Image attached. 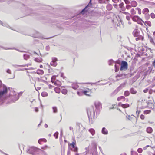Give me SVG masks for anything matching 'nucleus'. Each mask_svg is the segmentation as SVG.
I'll return each instance as SVG.
<instances>
[{"label": "nucleus", "mask_w": 155, "mask_h": 155, "mask_svg": "<svg viewBox=\"0 0 155 155\" xmlns=\"http://www.w3.org/2000/svg\"><path fill=\"white\" fill-rule=\"evenodd\" d=\"M2 83L1 81H0V102H3L6 98V95L8 91L7 87L4 85L2 87V90L1 88L2 87Z\"/></svg>", "instance_id": "nucleus-1"}, {"label": "nucleus", "mask_w": 155, "mask_h": 155, "mask_svg": "<svg viewBox=\"0 0 155 155\" xmlns=\"http://www.w3.org/2000/svg\"><path fill=\"white\" fill-rule=\"evenodd\" d=\"M87 113L89 123L91 124H92L94 121L92 120V117L94 118L95 117V111L93 106H92L90 108L87 109Z\"/></svg>", "instance_id": "nucleus-2"}, {"label": "nucleus", "mask_w": 155, "mask_h": 155, "mask_svg": "<svg viewBox=\"0 0 155 155\" xmlns=\"http://www.w3.org/2000/svg\"><path fill=\"white\" fill-rule=\"evenodd\" d=\"M40 151H41L42 150L37 147H30L29 149H28L27 150V152L28 153L34 155L35 151L39 152Z\"/></svg>", "instance_id": "nucleus-3"}, {"label": "nucleus", "mask_w": 155, "mask_h": 155, "mask_svg": "<svg viewBox=\"0 0 155 155\" xmlns=\"http://www.w3.org/2000/svg\"><path fill=\"white\" fill-rule=\"evenodd\" d=\"M128 66V64L127 62L124 61H121V64L120 69L121 71L126 70H127Z\"/></svg>", "instance_id": "nucleus-4"}, {"label": "nucleus", "mask_w": 155, "mask_h": 155, "mask_svg": "<svg viewBox=\"0 0 155 155\" xmlns=\"http://www.w3.org/2000/svg\"><path fill=\"white\" fill-rule=\"evenodd\" d=\"M125 85V83H124L121 84L116 89H115L114 92L111 94L112 96L116 94L118 91L122 89V87H124Z\"/></svg>", "instance_id": "nucleus-5"}, {"label": "nucleus", "mask_w": 155, "mask_h": 155, "mask_svg": "<svg viewBox=\"0 0 155 155\" xmlns=\"http://www.w3.org/2000/svg\"><path fill=\"white\" fill-rule=\"evenodd\" d=\"M58 61L57 58L56 57H53L52 58V61L50 62V65L54 67L56 66L57 65V61Z\"/></svg>", "instance_id": "nucleus-6"}, {"label": "nucleus", "mask_w": 155, "mask_h": 155, "mask_svg": "<svg viewBox=\"0 0 155 155\" xmlns=\"http://www.w3.org/2000/svg\"><path fill=\"white\" fill-rule=\"evenodd\" d=\"M94 105L97 112H98L99 111L100 107L101 106V104L99 102H96L94 103Z\"/></svg>", "instance_id": "nucleus-7"}, {"label": "nucleus", "mask_w": 155, "mask_h": 155, "mask_svg": "<svg viewBox=\"0 0 155 155\" xmlns=\"http://www.w3.org/2000/svg\"><path fill=\"white\" fill-rule=\"evenodd\" d=\"M91 0H90V1L89 2L88 5L84 8V9L82 10L81 11V12L82 14H84V12H85V11L86 10L85 9H86L87 8H88V7H91L92 6V4L91 3Z\"/></svg>", "instance_id": "nucleus-8"}, {"label": "nucleus", "mask_w": 155, "mask_h": 155, "mask_svg": "<svg viewBox=\"0 0 155 155\" xmlns=\"http://www.w3.org/2000/svg\"><path fill=\"white\" fill-rule=\"evenodd\" d=\"M19 94L17 95L15 93L13 95L12 97H13V101L14 102H15L16 101L18 100L19 98Z\"/></svg>", "instance_id": "nucleus-9"}, {"label": "nucleus", "mask_w": 155, "mask_h": 155, "mask_svg": "<svg viewBox=\"0 0 155 155\" xmlns=\"http://www.w3.org/2000/svg\"><path fill=\"white\" fill-rule=\"evenodd\" d=\"M70 87L76 90L78 88L79 86L77 83H73L72 84L71 86Z\"/></svg>", "instance_id": "nucleus-10"}, {"label": "nucleus", "mask_w": 155, "mask_h": 155, "mask_svg": "<svg viewBox=\"0 0 155 155\" xmlns=\"http://www.w3.org/2000/svg\"><path fill=\"white\" fill-rule=\"evenodd\" d=\"M101 133L103 134L107 135L108 134V131L105 127H103L102 129Z\"/></svg>", "instance_id": "nucleus-11"}, {"label": "nucleus", "mask_w": 155, "mask_h": 155, "mask_svg": "<svg viewBox=\"0 0 155 155\" xmlns=\"http://www.w3.org/2000/svg\"><path fill=\"white\" fill-rule=\"evenodd\" d=\"M119 6L121 11H124L126 10V8L124 6V3L122 2L119 4Z\"/></svg>", "instance_id": "nucleus-12"}, {"label": "nucleus", "mask_w": 155, "mask_h": 155, "mask_svg": "<svg viewBox=\"0 0 155 155\" xmlns=\"http://www.w3.org/2000/svg\"><path fill=\"white\" fill-rule=\"evenodd\" d=\"M0 48H2L3 49H5V50H9V49H15L16 50L18 51L19 52H24L23 51H20L19 49H16V48H4V47H0Z\"/></svg>", "instance_id": "nucleus-13"}, {"label": "nucleus", "mask_w": 155, "mask_h": 155, "mask_svg": "<svg viewBox=\"0 0 155 155\" xmlns=\"http://www.w3.org/2000/svg\"><path fill=\"white\" fill-rule=\"evenodd\" d=\"M131 6L133 7H136L137 5V3L135 1H132L130 2Z\"/></svg>", "instance_id": "nucleus-14"}, {"label": "nucleus", "mask_w": 155, "mask_h": 155, "mask_svg": "<svg viewBox=\"0 0 155 155\" xmlns=\"http://www.w3.org/2000/svg\"><path fill=\"white\" fill-rule=\"evenodd\" d=\"M68 146H71V147H72V149H73L74 148H75V147L76 146V142L75 141L74 142H72L71 143H69L68 144Z\"/></svg>", "instance_id": "nucleus-15"}, {"label": "nucleus", "mask_w": 155, "mask_h": 155, "mask_svg": "<svg viewBox=\"0 0 155 155\" xmlns=\"http://www.w3.org/2000/svg\"><path fill=\"white\" fill-rule=\"evenodd\" d=\"M36 73V72H35ZM36 73L38 74L42 75L44 74V71L42 70L38 69L37 70Z\"/></svg>", "instance_id": "nucleus-16"}, {"label": "nucleus", "mask_w": 155, "mask_h": 155, "mask_svg": "<svg viewBox=\"0 0 155 155\" xmlns=\"http://www.w3.org/2000/svg\"><path fill=\"white\" fill-rule=\"evenodd\" d=\"M140 19L139 16L136 15L134 16L132 18V20L134 21H136Z\"/></svg>", "instance_id": "nucleus-17"}, {"label": "nucleus", "mask_w": 155, "mask_h": 155, "mask_svg": "<svg viewBox=\"0 0 155 155\" xmlns=\"http://www.w3.org/2000/svg\"><path fill=\"white\" fill-rule=\"evenodd\" d=\"M121 100H122L123 101H124L125 100V98L123 96L119 97L117 98V101H121Z\"/></svg>", "instance_id": "nucleus-18"}, {"label": "nucleus", "mask_w": 155, "mask_h": 155, "mask_svg": "<svg viewBox=\"0 0 155 155\" xmlns=\"http://www.w3.org/2000/svg\"><path fill=\"white\" fill-rule=\"evenodd\" d=\"M146 131L148 133H151L152 132L153 129L151 127H148L147 128Z\"/></svg>", "instance_id": "nucleus-19"}, {"label": "nucleus", "mask_w": 155, "mask_h": 155, "mask_svg": "<svg viewBox=\"0 0 155 155\" xmlns=\"http://www.w3.org/2000/svg\"><path fill=\"white\" fill-rule=\"evenodd\" d=\"M89 131L93 136L95 134V131L94 129L90 128L89 130Z\"/></svg>", "instance_id": "nucleus-20"}, {"label": "nucleus", "mask_w": 155, "mask_h": 155, "mask_svg": "<svg viewBox=\"0 0 155 155\" xmlns=\"http://www.w3.org/2000/svg\"><path fill=\"white\" fill-rule=\"evenodd\" d=\"M130 105L128 104H121V106L123 108H125L129 107Z\"/></svg>", "instance_id": "nucleus-21"}, {"label": "nucleus", "mask_w": 155, "mask_h": 155, "mask_svg": "<svg viewBox=\"0 0 155 155\" xmlns=\"http://www.w3.org/2000/svg\"><path fill=\"white\" fill-rule=\"evenodd\" d=\"M106 7L107 10L109 11L111 10L112 8V5L110 4H108Z\"/></svg>", "instance_id": "nucleus-22"}, {"label": "nucleus", "mask_w": 155, "mask_h": 155, "mask_svg": "<svg viewBox=\"0 0 155 155\" xmlns=\"http://www.w3.org/2000/svg\"><path fill=\"white\" fill-rule=\"evenodd\" d=\"M130 93L132 94H135L137 93V91L133 88H131L130 89Z\"/></svg>", "instance_id": "nucleus-23"}, {"label": "nucleus", "mask_w": 155, "mask_h": 155, "mask_svg": "<svg viewBox=\"0 0 155 155\" xmlns=\"http://www.w3.org/2000/svg\"><path fill=\"white\" fill-rule=\"evenodd\" d=\"M88 92L87 90H84L82 91V93L88 96H90V95L89 94H88V93H87Z\"/></svg>", "instance_id": "nucleus-24"}, {"label": "nucleus", "mask_w": 155, "mask_h": 155, "mask_svg": "<svg viewBox=\"0 0 155 155\" xmlns=\"http://www.w3.org/2000/svg\"><path fill=\"white\" fill-rule=\"evenodd\" d=\"M149 12V9L147 8H145L142 11V13L143 14H145L148 13Z\"/></svg>", "instance_id": "nucleus-25"}, {"label": "nucleus", "mask_w": 155, "mask_h": 155, "mask_svg": "<svg viewBox=\"0 0 155 155\" xmlns=\"http://www.w3.org/2000/svg\"><path fill=\"white\" fill-rule=\"evenodd\" d=\"M23 57L24 59L27 60L30 58V55L27 54H25L23 55Z\"/></svg>", "instance_id": "nucleus-26"}, {"label": "nucleus", "mask_w": 155, "mask_h": 155, "mask_svg": "<svg viewBox=\"0 0 155 155\" xmlns=\"http://www.w3.org/2000/svg\"><path fill=\"white\" fill-rule=\"evenodd\" d=\"M145 24L146 25H147L148 26H151V23L150 21H145Z\"/></svg>", "instance_id": "nucleus-27"}, {"label": "nucleus", "mask_w": 155, "mask_h": 155, "mask_svg": "<svg viewBox=\"0 0 155 155\" xmlns=\"http://www.w3.org/2000/svg\"><path fill=\"white\" fill-rule=\"evenodd\" d=\"M71 150L72 151L74 152H78V147L76 146L75 148H74L73 149H71Z\"/></svg>", "instance_id": "nucleus-28"}, {"label": "nucleus", "mask_w": 155, "mask_h": 155, "mask_svg": "<svg viewBox=\"0 0 155 155\" xmlns=\"http://www.w3.org/2000/svg\"><path fill=\"white\" fill-rule=\"evenodd\" d=\"M130 92L128 91H124V95L125 96H128L130 95Z\"/></svg>", "instance_id": "nucleus-29"}, {"label": "nucleus", "mask_w": 155, "mask_h": 155, "mask_svg": "<svg viewBox=\"0 0 155 155\" xmlns=\"http://www.w3.org/2000/svg\"><path fill=\"white\" fill-rule=\"evenodd\" d=\"M126 74H117L116 76V78H120V77H122L123 76H126Z\"/></svg>", "instance_id": "nucleus-30"}, {"label": "nucleus", "mask_w": 155, "mask_h": 155, "mask_svg": "<svg viewBox=\"0 0 155 155\" xmlns=\"http://www.w3.org/2000/svg\"><path fill=\"white\" fill-rule=\"evenodd\" d=\"M42 59L41 58L38 59L37 58H35V61L37 62L40 63L42 62Z\"/></svg>", "instance_id": "nucleus-31"}, {"label": "nucleus", "mask_w": 155, "mask_h": 155, "mask_svg": "<svg viewBox=\"0 0 155 155\" xmlns=\"http://www.w3.org/2000/svg\"><path fill=\"white\" fill-rule=\"evenodd\" d=\"M41 96L42 97H45L48 95V94L46 92H43L41 94Z\"/></svg>", "instance_id": "nucleus-32"}, {"label": "nucleus", "mask_w": 155, "mask_h": 155, "mask_svg": "<svg viewBox=\"0 0 155 155\" xmlns=\"http://www.w3.org/2000/svg\"><path fill=\"white\" fill-rule=\"evenodd\" d=\"M25 66H28L27 65H12V66L15 68H17V67H24Z\"/></svg>", "instance_id": "nucleus-33"}, {"label": "nucleus", "mask_w": 155, "mask_h": 155, "mask_svg": "<svg viewBox=\"0 0 155 155\" xmlns=\"http://www.w3.org/2000/svg\"><path fill=\"white\" fill-rule=\"evenodd\" d=\"M52 108L53 110V112L54 113H56L57 112L58 110L56 107H53Z\"/></svg>", "instance_id": "nucleus-34"}, {"label": "nucleus", "mask_w": 155, "mask_h": 155, "mask_svg": "<svg viewBox=\"0 0 155 155\" xmlns=\"http://www.w3.org/2000/svg\"><path fill=\"white\" fill-rule=\"evenodd\" d=\"M55 79H56V76L55 75L52 76L51 77V81L52 83H54Z\"/></svg>", "instance_id": "nucleus-35"}, {"label": "nucleus", "mask_w": 155, "mask_h": 155, "mask_svg": "<svg viewBox=\"0 0 155 155\" xmlns=\"http://www.w3.org/2000/svg\"><path fill=\"white\" fill-rule=\"evenodd\" d=\"M136 11L134 8H132L130 10V13L132 15H134L136 13Z\"/></svg>", "instance_id": "nucleus-36"}, {"label": "nucleus", "mask_w": 155, "mask_h": 155, "mask_svg": "<svg viewBox=\"0 0 155 155\" xmlns=\"http://www.w3.org/2000/svg\"><path fill=\"white\" fill-rule=\"evenodd\" d=\"M61 93L64 94H66L67 93V90L65 89H62L61 90Z\"/></svg>", "instance_id": "nucleus-37"}, {"label": "nucleus", "mask_w": 155, "mask_h": 155, "mask_svg": "<svg viewBox=\"0 0 155 155\" xmlns=\"http://www.w3.org/2000/svg\"><path fill=\"white\" fill-rule=\"evenodd\" d=\"M144 15L145 18L146 19H148L150 18V15L148 13L144 14Z\"/></svg>", "instance_id": "nucleus-38"}, {"label": "nucleus", "mask_w": 155, "mask_h": 155, "mask_svg": "<svg viewBox=\"0 0 155 155\" xmlns=\"http://www.w3.org/2000/svg\"><path fill=\"white\" fill-rule=\"evenodd\" d=\"M54 90L56 93H59L60 92V89L58 88H54Z\"/></svg>", "instance_id": "nucleus-39"}, {"label": "nucleus", "mask_w": 155, "mask_h": 155, "mask_svg": "<svg viewBox=\"0 0 155 155\" xmlns=\"http://www.w3.org/2000/svg\"><path fill=\"white\" fill-rule=\"evenodd\" d=\"M114 61L112 59H110L108 61V64L109 65H111L112 63L114 62Z\"/></svg>", "instance_id": "nucleus-40"}, {"label": "nucleus", "mask_w": 155, "mask_h": 155, "mask_svg": "<svg viewBox=\"0 0 155 155\" xmlns=\"http://www.w3.org/2000/svg\"><path fill=\"white\" fill-rule=\"evenodd\" d=\"M58 132H56L54 134V136L55 137L56 139H57L58 137Z\"/></svg>", "instance_id": "nucleus-41"}, {"label": "nucleus", "mask_w": 155, "mask_h": 155, "mask_svg": "<svg viewBox=\"0 0 155 155\" xmlns=\"http://www.w3.org/2000/svg\"><path fill=\"white\" fill-rule=\"evenodd\" d=\"M135 10H137L138 11V13L139 14H141V12L140 8H135Z\"/></svg>", "instance_id": "nucleus-42"}, {"label": "nucleus", "mask_w": 155, "mask_h": 155, "mask_svg": "<svg viewBox=\"0 0 155 155\" xmlns=\"http://www.w3.org/2000/svg\"><path fill=\"white\" fill-rule=\"evenodd\" d=\"M131 155H138V153L136 152L132 151H131Z\"/></svg>", "instance_id": "nucleus-43"}, {"label": "nucleus", "mask_w": 155, "mask_h": 155, "mask_svg": "<svg viewBox=\"0 0 155 155\" xmlns=\"http://www.w3.org/2000/svg\"><path fill=\"white\" fill-rule=\"evenodd\" d=\"M151 112V110H145L144 111V113L145 114H148L150 113Z\"/></svg>", "instance_id": "nucleus-44"}, {"label": "nucleus", "mask_w": 155, "mask_h": 155, "mask_svg": "<svg viewBox=\"0 0 155 155\" xmlns=\"http://www.w3.org/2000/svg\"><path fill=\"white\" fill-rule=\"evenodd\" d=\"M136 32H137V30H135L133 31V33L134 35L136 37H137L138 35V33H137L136 34Z\"/></svg>", "instance_id": "nucleus-45"}, {"label": "nucleus", "mask_w": 155, "mask_h": 155, "mask_svg": "<svg viewBox=\"0 0 155 155\" xmlns=\"http://www.w3.org/2000/svg\"><path fill=\"white\" fill-rule=\"evenodd\" d=\"M0 24L3 26H6V27H8H8H9V26L8 25H7L6 24H4L3 23L2 21H0Z\"/></svg>", "instance_id": "nucleus-46"}, {"label": "nucleus", "mask_w": 155, "mask_h": 155, "mask_svg": "<svg viewBox=\"0 0 155 155\" xmlns=\"http://www.w3.org/2000/svg\"><path fill=\"white\" fill-rule=\"evenodd\" d=\"M150 16L151 18H155V15L153 13H151Z\"/></svg>", "instance_id": "nucleus-47"}, {"label": "nucleus", "mask_w": 155, "mask_h": 155, "mask_svg": "<svg viewBox=\"0 0 155 155\" xmlns=\"http://www.w3.org/2000/svg\"><path fill=\"white\" fill-rule=\"evenodd\" d=\"M132 6L130 5H127L126 6V7L125 8L127 9H129L130 8H131V7Z\"/></svg>", "instance_id": "nucleus-48"}, {"label": "nucleus", "mask_w": 155, "mask_h": 155, "mask_svg": "<svg viewBox=\"0 0 155 155\" xmlns=\"http://www.w3.org/2000/svg\"><path fill=\"white\" fill-rule=\"evenodd\" d=\"M143 151L142 149L141 148H139L137 149V151L139 153H141Z\"/></svg>", "instance_id": "nucleus-49"}, {"label": "nucleus", "mask_w": 155, "mask_h": 155, "mask_svg": "<svg viewBox=\"0 0 155 155\" xmlns=\"http://www.w3.org/2000/svg\"><path fill=\"white\" fill-rule=\"evenodd\" d=\"M126 117L129 120H131L132 119V117H130V115L127 116Z\"/></svg>", "instance_id": "nucleus-50"}, {"label": "nucleus", "mask_w": 155, "mask_h": 155, "mask_svg": "<svg viewBox=\"0 0 155 155\" xmlns=\"http://www.w3.org/2000/svg\"><path fill=\"white\" fill-rule=\"evenodd\" d=\"M130 15H127V16H126V19L129 21L130 20Z\"/></svg>", "instance_id": "nucleus-51"}, {"label": "nucleus", "mask_w": 155, "mask_h": 155, "mask_svg": "<svg viewBox=\"0 0 155 155\" xmlns=\"http://www.w3.org/2000/svg\"><path fill=\"white\" fill-rule=\"evenodd\" d=\"M46 50L48 51L49 50H50V47L49 46H47L46 47Z\"/></svg>", "instance_id": "nucleus-52"}, {"label": "nucleus", "mask_w": 155, "mask_h": 155, "mask_svg": "<svg viewBox=\"0 0 155 155\" xmlns=\"http://www.w3.org/2000/svg\"><path fill=\"white\" fill-rule=\"evenodd\" d=\"M140 118L142 120H143L144 119V116L143 114H141L140 116Z\"/></svg>", "instance_id": "nucleus-53"}, {"label": "nucleus", "mask_w": 155, "mask_h": 155, "mask_svg": "<svg viewBox=\"0 0 155 155\" xmlns=\"http://www.w3.org/2000/svg\"><path fill=\"white\" fill-rule=\"evenodd\" d=\"M125 3L127 5L130 3V2L128 0H124Z\"/></svg>", "instance_id": "nucleus-54"}, {"label": "nucleus", "mask_w": 155, "mask_h": 155, "mask_svg": "<svg viewBox=\"0 0 155 155\" xmlns=\"http://www.w3.org/2000/svg\"><path fill=\"white\" fill-rule=\"evenodd\" d=\"M150 42L152 44H153L155 45V42H154L153 39H150Z\"/></svg>", "instance_id": "nucleus-55"}, {"label": "nucleus", "mask_w": 155, "mask_h": 155, "mask_svg": "<svg viewBox=\"0 0 155 155\" xmlns=\"http://www.w3.org/2000/svg\"><path fill=\"white\" fill-rule=\"evenodd\" d=\"M70 154V149H69V148H68V151H67V155H69Z\"/></svg>", "instance_id": "nucleus-56"}, {"label": "nucleus", "mask_w": 155, "mask_h": 155, "mask_svg": "<svg viewBox=\"0 0 155 155\" xmlns=\"http://www.w3.org/2000/svg\"><path fill=\"white\" fill-rule=\"evenodd\" d=\"M153 93H154V90H153L151 89L149 91V93L150 94H151Z\"/></svg>", "instance_id": "nucleus-57"}, {"label": "nucleus", "mask_w": 155, "mask_h": 155, "mask_svg": "<svg viewBox=\"0 0 155 155\" xmlns=\"http://www.w3.org/2000/svg\"><path fill=\"white\" fill-rule=\"evenodd\" d=\"M152 65L155 68V58L154 59V61L152 63Z\"/></svg>", "instance_id": "nucleus-58"}, {"label": "nucleus", "mask_w": 155, "mask_h": 155, "mask_svg": "<svg viewBox=\"0 0 155 155\" xmlns=\"http://www.w3.org/2000/svg\"><path fill=\"white\" fill-rule=\"evenodd\" d=\"M6 72L8 73H9V74L11 73V71L9 69H8L6 71Z\"/></svg>", "instance_id": "nucleus-59"}, {"label": "nucleus", "mask_w": 155, "mask_h": 155, "mask_svg": "<svg viewBox=\"0 0 155 155\" xmlns=\"http://www.w3.org/2000/svg\"><path fill=\"white\" fill-rule=\"evenodd\" d=\"M41 141H43L44 142H46L47 141L46 140L45 138H41Z\"/></svg>", "instance_id": "nucleus-60"}, {"label": "nucleus", "mask_w": 155, "mask_h": 155, "mask_svg": "<svg viewBox=\"0 0 155 155\" xmlns=\"http://www.w3.org/2000/svg\"><path fill=\"white\" fill-rule=\"evenodd\" d=\"M61 77L63 78V79H64L66 78V77L64 76V74L63 73H61Z\"/></svg>", "instance_id": "nucleus-61"}, {"label": "nucleus", "mask_w": 155, "mask_h": 155, "mask_svg": "<svg viewBox=\"0 0 155 155\" xmlns=\"http://www.w3.org/2000/svg\"><path fill=\"white\" fill-rule=\"evenodd\" d=\"M123 13L124 14H125L127 15H130V13H129L128 12H123Z\"/></svg>", "instance_id": "nucleus-62"}, {"label": "nucleus", "mask_w": 155, "mask_h": 155, "mask_svg": "<svg viewBox=\"0 0 155 155\" xmlns=\"http://www.w3.org/2000/svg\"><path fill=\"white\" fill-rule=\"evenodd\" d=\"M148 89H146L143 90V91L144 93H146L148 92Z\"/></svg>", "instance_id": "nucleus-63"}, {"label": "nucleus", "mask_w": 155, "mask_h": 155, "mask_svg": "<svg viewBox=\"0 0 155 155\" xmlns=\"http://www.w3.org/2000/svg\"><path fill=\"white\" fill-rule=\"evenodd\" d=\"M41 141H41V139H40L38 140V143L39 144H41Z\"/></svg>", "instance_id": "nucleus-64"}]
</instances>
